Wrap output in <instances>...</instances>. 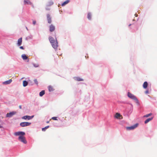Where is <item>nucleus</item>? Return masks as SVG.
<instances>
[{
    "mask_svg": "<svg viewBox=\"0 0 157 157\" xmlns=\"http://www.w3.org/2000/svg\"><path fill=\"white\" fill-rule=\"evenodd\" d=\"M25 135V133L23 132H17L14 133L15 136H19L18 139L21 142L24 144H26L27 141L25 137L24 136Z\"/></svg>",
    "mask_w": 157,
    "mask_h": 157,
    "instance_id": "f257e3e1",
    "label": "nucleus"
},
{
    "mask_svg": "<svg viewBox=\"0 0 157 157\" xmlns=\"http://www.w3.org/2000/svg\"><path fill=\"white\" fill-rule=\"evenodd\" d=\"M128 96L130 98L136 101V102H138V100L136 97L131 93L128 92Z\"/></svg>",
    "mask_w": 157,
    "mask_h": 157,
    "instance_id": "f03ea898",
    "label": "nucleus"
},
{
    "mask_svg": "<svg viewBox=\"0 0 157 157\" xmlns=\"http://www.w3.org/2000/svg\"><path fill=\"white\" fill-rule=\"evenodd\" d=\"M17 113L16 111H12L6 114V117H11L13 115H15Z\"/></svg>",
    "mask_w": 157,
    "mask_h": 157,
    "instance_id": "7ed1b4c3",
    "label": "nucleus"
},
{
    "mask_svg": "<svg viewBox=\"0 0 157 157\" xmlns=\"http://www.w3.org/2000/svg\"><path fill=\"white\" fill-rule=\"evenodd\" d=\"M31 124L30 122H21L20 124V125L22 127H24L30 125Z\"/></svg>",
    "mask_w": 157,
    "mask_h": 157,
    "instance_id": "20e7f679",
    "label": "nucleus"
},
{
    "mask_svg": "<svg viewBox=\"0 0 157 157\" xmlns=\"http://www.w3.org/2000/svg\"><path fill=\"white\" fill-rule=\"evenodd\" d=\"M138 125V124H135L132 126L129 127H127V129L130 130H132V129H135L136 127H137Z\"/></svg>",
    "mask_w": 157,
    "mask_h": 157,
    "instance_id": "39448f33",
    "label": "nucleus"
},
{
    "mask_svg": "<svg viewBox=\"0 0 157 157\" xmlns=\"http://www.w3.org/2000/svg\"><path fill=\"white\" fill-rule=\"evenodd\" d=\"M33 117V116H25L22 117V119H24L25 120L28 119V120H29L32 119Z\"/></svg>",
    "mask_w": 157,
    "mask_h": 157,
    "instance_id": "423d86ee",
    "label": "nucleus"
},
{
    "mask_svg": "<svg viewBox=\"0 0 157 157\" xmlns=\"http://www.w3.org/2000/svg\"><path fill=\"white\" fill-rule=\"evenodd\" d=\"M52 47L55 49L57 48L58 47V42L56 40L55 42L51 44Z\"/></svg>",
    "mask_w": 157,
    "mask_h": 157,
    "instance_id": "0eeeda50",
    "label": "nucleus"
},
{
    "mask_svg": "<svg viewBox=\"0 0 157 157\" xmlns=\"http://www.w3.org/2000/svg\"><path fill=\"white\" fill-rule=\"evenodd\" d=\"M47 19L48 21V23L51 24L52 23L51 17L49 14H47Z\"/></svg>",
    "mask_w": 157,
    "mask_h": 157,
    "instance_id": "6e6552de",
    "label": "nucleus"
},
{
    "mask_svg": "<svg viewBox=\"0 0 157 157\" xmlns=\"http://www.w3.org/2000/svg\"><path fill=\"white\" fill-rule=\"evenodd\" d=\"M115 117L117 119H121L122 117L121 114L118 113H116L115 115Z\"/></svg>",
    "mask_w": 157,
    "mask_h": 157,
    "instance_id": "1a4fd4ad",
    "label": "nucleus"
},
{
    "mask_svg": "<svg viewBox=\"0 0 157 157\" xmlns=\"http://www.w3.org/2000/svg\"><path fill=\"white\" fill-rule=\"evenodd\" d=\"M55 29V26L52 24L51 25L49 26V30L51 32L54 31Z\"/></svg>",
    "mask_w": 157,
    "mask_h": 157,
    "instance_id": "9d476101",
    "label": "nucleus"
},
{
    "mask_svg": "<svg viewBox=\"0 0 157 157\" xmlns=\"http://www.w3.org/2000/svg\"><path fill=\"white\" fill-rule=\"evenodd\" d=\"M22 38L21 37L18 40V41H17V45L18 46H20L21 44H22Z\"/></svg>",
    "mask_w": 157,
    "mask_h": 157,
    "instance_id": "9b49d317",
    "label": "nucleus"
},
{
    "mask_svg": "<svg viewBox=\"0 0 157 157\" xmlns=\"http://www.w3.org/2000/svg\"><path fill=\"white\" fill-rule=\"evenodd\" d=\"M49 40L51 44L53 43L56 41L53 37L51 36L49 37Z\"/></svg>",
    "mask_w": 157,
    "mask_h": 157,
    "instance_id": "f8f14e48",
    "label": "nucleus"
},
{
    "mask_svg": "<svg viewBox=\"0 0 157 157\" xmlns=\"http://www.w3.org/2000/svg\"><path fill=\"white\" fill-rule=\"evenodd\" d=\"M148 86V83L147 82H145L143 84V87L144 89H146Z\"/></svg>",
    "mask_w": 157,
    "mask_h": 157,
    "instance_id": "ddd939ff",
    "label": "nucleus"
},
{
    "mask_svg": "<svg viewBox=\"0 0 157 157\" xmlns=\"http://www.w3.org/2000/svg\"><path fill=\"white\" fill-rule=\"evenodd\" d=\"M12 81L11 79H10L8 81H6L3 82V83L6 84H10Z\"/></svg>",
    "mask_w": 157,
    "mask_h": 157,
    "instance_id": "4468645a",
    "label": "nucleus"
},
{
    "mask_svg": "<svg viewBox=\"0 0 157 157\" xmlns=\"http://www.w3.org/2000/svg\"><path fill=\"white\" fill-rule=\"evenodd\" d=\"M153 119L152 117L150 118L147 119L144 122L145 124H147L148 122L149 121H151Z\"/></svg>",
    "mask_w": 157,
    "mask_h": 157,
    "instance_id": "2eb2a0df",
    "label": "nucleus"
},
{
    "mask_svg": "<svg viewBox=\"0 0 157 157\" xmlns=\"http://www.w3.org/2000/svg\"><path fill=\"white\" fill-rule=\"evenodd\" d=\"M24 4L25 5H30L31 3L30 1H24Z\"/></svg>",
    "mask_w": 157,
    "mask_h": 157,
    "instance_id": "dca6fc26",
    "label": "nucleus"
},
{
    "mask_svg": "<svg viewBox=\"0 0 157 157\" xmlns=\"http://www.w3.org/2000/svg\"><path fill=\"white\" fill-rule=\"evenodd\" d=\"M21 57L24 60H26L28 59V57L25 54H22L21 56Z\"/></svg>",
    "mask_w": 157,
    "mask_h": 157,
    "instance_id": "f3484780",
    "label": "nucleus"
},
{
    "mask_svg": "<svg viewBox=\"0 0 157 157\" xmlns=\"http://www.w3.org/2000/svg\"><path fill=\"white\" fill-rule=\"evenodd\" d=\"M48 89L49 91H52L54 90L53 87L51 86H48Z\"/></svg>",
    "mask_w": 157,
    "mask_h": 157,
    "instance_id": "a211bd4d",
    "label": "nucleus"
},
{
    "mask_svg": "<svg viewBox=\"0 0 157 157\" xmlns=\"http://www.w3.org/2000/svg\"><path fill=\"white\" fill-rule=\"evenodd\" d=\"M23 86L24 87L26 86L28 84V82L26 81H23Z\"/></svg>",
    "mask_w": 157,
    "mask_h": 157,
    "instance_id": "6ab92c4d",
    "label": "nucleus"
},
{
    "mask_svg": "<svg viewBox=\"0 0 157 157\" xmlns=\"http://www.w3.org/2000/svg\"><path fill=\"white\" fill-rule=\"evenodd\" d=\"M45 94V91L44 90H42L41 91L39 94L40 96V97H42Z\"/></svg>",
    "mask_w": 157,
    "mask_h": 157,
    "instance_id": "aec40b11",
    "label": "nucleus"
},
{
    "mask_svg": "<svg viewBox=\"0 0 157 157\" xmlns=\"http://www.w3.org/2000/svg\"><path fill=\"white\" fill-rule=\"evenodd\" d=\"M69 2V1H66L61 4L62 6H63Z\"/></svg>",
    "mask_w": 157,
    "mask_h": 157,
    "instance_id": "412c9836",
    "label": "nucleus"
},
{
    "mask_svg": "<svg viewBox=\"0 0 157 157\" xmlns=\"http://www.w3.org/2000/svg\"><path fill=\"white\" fill-rule=\"evenodd\" d=\"M76 80L78 81H83V80L81 78H80L79 77H76Z\"/></svg>",
    "mask_w": 157,
    "mask_h": 157,
    "instance_id": "4be33fe9",
    "label": "nucleus"
},
{
    "mask_svg": "<svg viewBox=\"0 0 157 157\" xmlns=\"http://www.w3.org/2000/svg\"><path fill=\"white\" fill-rule=\"evenodd\" d=\"M49 127V126H47L45 127L44 128H42V131H45V130H46V129L47 128H48Z\"/></svg>",
    "mask_w": 157,
    "mask_h": 157,
    "instance_id": "5701e85b",
    "label": "nucleus"
},
{
    "mask_svg": "<svg viewBox=\"0 0 157 157\" xmlns=\"http://www.w3.org/2000/svg\"><path fill=\"white\" fill-rule=\"evenodd\" d=\"M87 18L89 19V20H90L91 19V14L90 13H89L88 14Z\"/></svg>",
    "mask_w": 157,
    "mask_h": 157,
    "instance_id": "b1692460",
    "label": "nucleus"
},
{
    "mask_svg": "<svg viewBox=\"0 0 157 157\" xmlns=\"http://www.w3.org/2000/svg\"><path fill=\"white\" fill-rule=\"evenodd\" d=\"M152 113H150L149 114H147L145 115H144V117H149V116H151V115H152Z\"/></svg>",
    "mask_w": 157,
    "mask_h": 157,
    "instance_id": "393cba45",
    "label": "nucleus"
},
{
    "mask_svg": "<svg viewBox=\"0 0 157 157\" xmlns=\"http://www.w3.org/2000/svg\"><path fill=\"white\" fill-rule=\"evenodd\" d=\"M33 66L35 67H37L39 66V65L38 64H33Z\"/></svg>",
    "mask_w": 157,
    "mask_h": 157,
    "instance_id": "a878e982",
    "label": "nucleus"
},
{
    "mask_svg": "<svg viewBox=\"0 0 157 157\" xmlns=\"http://www.w3.org/2000/svg\"><path fill=\"white\" fill-rule=\"evenodd\" d=\"M34 82L37 85L38 84V82L36 79H35L34 80Z\"/></svg>",
    "mask_w": 157,
    "mask_h": 157,
    "instance_id": "bb28decb",
    "label": "nucleus"
},
{
    "mask_svg": "<svg viewBox=\"0 0 157 157\" xmlns=\"http://www.w3.org/2000/svg\"><path fill=\"white\" fill-rule=\"evenodd\" d=\"M52 119L54 120H57V117H53L52 118Z\"/></svg>",
    "mask_w": 157,
    "mask_h": 157,
    "instance_id": "cd10ccee",
    "label": "nucleus"
},
{
    "mask_svg": "<svg viewBox=\"0 0 157 157\" xmlns=\"http://www.w3.org/2000/svg\"><path fill=\"white\" fill-rule=\"evenodd\" d=\"M36 21H33V24L34 25H35L36 24Z\"/></svg>",
    "mask_w": 157,
    "mask_h": 157,
    "instance_id": "c85d7f7f",
    "label": "nucleus"
},
{
    "mask_svg": "<svg viewBox=\"0 0 157 157\" xmlns=\"http://www.w3.org/2000/svg\"><path fill=\"white\" fill-rule=\"evenodd\" d=\"M145 92L146 94H147L149 92L148 90H147Z\"/></svg>",
    "mask_w": 157,
    "mask_h": 157,
    "instance_id": "c756f323",
    "label": "nucleus"
},
{
    "mask_svg": "<svg viewBox=\"0 0 157 157\" xmlns=\"http://www.w3.org/2000/svg\"><path fill=\"white\" fill-rule=\"evenodd\" d=\"M20 49H24V48H23V46H20Z\"/></svg>",
    "mask_w": 157,
    "mask_h": 157,
    "instance_id": "7c9ffc66",
    "label": "nucleus"
},
{
    "mask_svg": "<svg viewBox=\"0 0 157 157\" xmlns=\"http://www.w3.org/2000/svg\"><path fill=\"white\" fill-rule=\"evenodd\" d=\"M19 108L20 109H21V105H19Z\"/></svg>",
    "mask_w": 157,
    "mask_h": 157,
    "instance_id": "2f4dec72",
    "label": "nucleus"
},
{
    "mask_svg": "<svg viewBox=\"0 0 157 157\" xmlns=\"http://www.w3.org/2000/svg\"><path fill=\"white\" fill-rule=\"evenodd\" d=\"M2 128V126L0 124V128Z\"/></svg>",
    "mask_w": 157,
    "mask_h": 157,
    "instance_id": "473e14b6",
    "label": "nucleus"
},
{
    "mask_svg": "<svg viewBox=\"0 0 157 157\" xmlns=\"http://www.w3.org/2000/svg\"><path fill=\"white\" fill-rule=\"evenodd\" d=\"M135 16L136 17V16H137V14H135Z\"/></svg>",
    "mask_w": 157,
    "mask_h": 157,
    "instance_id": "72a5a7b5",
    "label": "nucleus"
},
{
    "mask_svg": "<svg viewBox=\"0 0 157 157\" xmlns=\"http://www.w3.org/2000/svg\"><path fill=\"white\" fill-rule=\"evenodd\" d=\"M131 25V24H130L128 26H130Z\"/></svg>",
    "mask_w": 157,
    "mask_h": 157,
    "instance_id": "f704fd0d",
    "label": "nucleus"
},
{
    "mask_svg": "<svg viewBox=\"0 0 157 157\" xmlns=\"http://www.w3.org/2000/svg\"><path fill=\"white\" fill-rule=\"evenodd\" d=\"M47 123H49V121H48L47 122Z\"/></svg>",
    "mask_w": 157,
    "mask_h": 157,
    "instance_id": "c9c22d12",
    "label": "nucleus"
}]
</instances>
